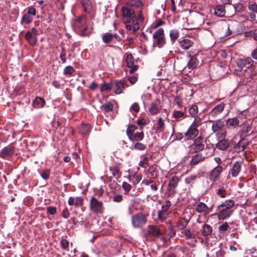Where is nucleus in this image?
I'll return each mask as SVG.
<instances>
[{"mask_svg": "<svg viewBox=\"0 0 257 257\" xmlns=\"http://www.w3.org/2000/svg\"><path fill=\"white\" fill-rule=\"evenodd\" d=\"M225 104L223 102L220 103L219 104L214 107L209 112V116L214 118L220 114L224 110Z\"/></svg>", "mask_w": 257, "mask_h": 257, "instance_id": "15", "label": "nucleus"}, {"mask_svg": "<svg viewBox=\"0 0 257 257\" xmlns=\"http://www.w3.org/2000/svg\"><path fill=\"white\" fill-rule=\"evenodd\" d=\"M144 138V134L143 132H141L134 134L132 136H131L128 139L132 142H139V141L143 140Z\"/></svg>", "mask_w": 257, "mask_h": 257, "instance_id": "28", "label": "nucleus"}, {"mask_svg": "<svg viewBox=\"0 0 257 257\" xmlns=\"http://www.w3.org/2000/svg\"><path fill=\"white\" fill-rule=\"evenodd\" d=\"M25 39L32 46H34L37 41V36H35L33 33L31 34L30 31L26 32L25 34Z\"/></svg>", "mask_w": 257, "mask_h": 257, "instance_id": "23", "label": "nucleus"}, {"mask_svg": "<svg viewBox=\"0 0 257 257\" xmlns=\"http://www.w3.org/2000/svg\"><path fill=\"white\" fill-rule=\"evenodd\" d=\"M198 111V108L196 105H192L189 108V112L191 116H194Z\"/></svg>", "mask_w": 257, "mask_h": 257, "instance_id": "43", "label": "nucleus"}, {"mask_svg": "<svg viewBox=\"0 0 257 257\" xmlns=\"http://www.w3.org/2000/svg\"><path fill=\"white\" fill-rule=\"evenodd\" d=\"M218 144L216 145V147L221 150H224L226 149L229 146V143L227 140L223 139H221Z\"/></svg>", "mask_w": 257, "mask_h": 257, "instance_id": "30", "label": "nucleus"}, {"mask_svg": "<svg viewBox=\"0 0 257 257\" xmlns=\"http://www.w3.org/2000/svg\"><path fill=\"white\" fill-rule=\"evenodd\" d=\"M33 21V18L29 15L25 14L22 17L21 23L25 24H29Z\"/></svg>", "mask_w": 257, "mask_h": 257, "instance_id": "42", "label": "nucleus"}, {"mask_svg": "<svg viewBox=\"0 0 257 257\" xmlns=\"http://www.w3.org/2000/svg\"><path fill=\"white\" fill-rule=\"evenodd\" d=\"M137 129V127L133 124L129 125L126 130V135L128 138L134 134V132Z\"/></svg>", "mask_w": 257, "mask_h": 257, "instance_id": "39", "label": "nucleus"}, {"mask_svg": "<svg viewBox=\"0 0 257 257\" xmlns=\"http://www.w3.org/2000/svg\"><path fill=\"white\" fill-rule=\"evenodd\" d=\"M195 209L199 213L206 214L209 213V208L208 206L203 202H200L195 205Z\"/></svg>", "mask_w": 257, "mask_h": 257, "instance_id": "18", "label": "nucleus"}, {"mask_svg": "<svg viewBox=\"0 0 257 257\" xmlns=\"http://www.w3.org/2000/svg\"><path fill=\"white\" fill-rule=\"evenodd\" d=\"M147 222L146 216L142 213H137L132 217V223L134 227H141Z\"/></svg>", "mask_w": 257, "mask_h": 257, "instance_id": "9", "label": "nucleus"}, {"mask_svg": "<svg viewBox=\"0 0 257 257\" xmlns=\"http://www.w3.org/2000/svg\"><path fill=\"white\" fill-rule=\"evenodd\" d=\"M204 159V157L201 154H197L195 155L190 162L191 166H194L197 164Z\"/></svg>", "mask_w": 257, "mask_h": 257, "instance_id": "29", "label": "nucleus"}, {"mask_svg": "<svg viewBox=\"0 0 257 257\" xmlns=\"http://www.w3.org/2000/svg\"><path fill=\"white\" fill-rule=\"evenodd\" d=\"M173 117L176 119L183 117L184 115V112L180 110H174L172 114Z\"/></svg>", "mask_w": 257, "mask_h": 257, "instance_id": "47", "label": "nucleus"}, {"mask_svg": "<svg viewBox=\"0 0 257 257\" xmlns=\"http://www.w3.org/2000/svg\"><path fill=\"white\" fill-rule=\"evenodd\" d=\"M132 178L134 179V181H133V183L135 185H136L138 184L141 181V180L142 179V177L141 175L135 174L133 176L130 177V181H131V180Z\"/></svg>", "mask_w": 257, "mask_h": 257, "instance_id": "44", "label": "nucleus"}, {"mask_svg": "<svg viewBox=\"0 0 257 257\" xmlns=\"http://www.w3.org/2000/svg\"><path fill=\"white\" fill-rule=\"evenodd\" d=\"M216 193L217 195L222 198L225 197L226 195H227V192L223 187H219L218 189H217L216 190Z\"/></svg>", "mask_w": 257, "mask_h": 257, "instance_id": "38", "label": "nucleus"}, {"mask_svg": "<svg viewBox=\"0 0 257 257\" xmlns=\"http://www.w3.org/2000/svg\"><path fill=\"white\" fill-rule=\"evenodd\" d=\"M224 13V8L222 6H218L214 9V14L218 17H223Z\"/></svg>", "mask_w": 257, "mask_h": 257, "instance_id": "35", "label": "nucleus"}, {"mask_svg": "<svg viewBox=\"0 0 257 257\" xmlns=\"http://www.w3.org/2000/svg\"><path fill=\"white\" fill-rule=\"evenodd\" d=\"M188 221L186 218H182L179 222V226L180 229L184 228L188 224Z\"/></svg>", "mask_w": 257, "mask_h": 257, "instance_id": "53", "label": "nucleus"}, {"mask_svg": "<svg viewBox=\"0 0 257 257\" xmlns=\"http://www.w3.org/2000/svg\"><path fill=\"white\" fill-rule=\"evenodd\" d=\"M90 126L89 124H82L79 127V133L83 135H86L90 132Z\"/></svg>", "mask_w": 257, "mask_h": 257, "instance_id": "31", "label": "nucleus"}, {"mask_svg": "<svg viewBox=\"0 0 257 257\" xmlns=\"http://www.w3.org/2000/svg\"><path fill=\"white\" fill-rule=\"evenodd\" d=\"M47 211L51 215H54L56 212V208L55 207H47Z\"/></svg>", "mask_w": 257, "mask_h": 257, "instance_id": "61", "label": "nucleus"}, {"mask_svg": "<svg viewBox=\"0 0 257 257\" xmlns=\"http://www.w3.org/2000/svg\"><path fill=\"white\" fill-rule=\"evenodd\" d=\"M125 61L127 64V66L130 68V72L133 73L138 69V66L135 65L134 59L131 53H127L125 54Z\"/></svg>", "mask_w": 257, "mask_h": 257, "instance_id": "11", "label": "nucleus"}, {"mask_svg": "<svg viewBox=\"0 0 257 257\" xmlns=\"http://www.w3.org/2000/svg\"><path fill=\"white\" fill-rule=\"evenodd\" d=\"M234 205V202L232 200H228L225 201L224 202L222 203L220 205L218 206L220 207L224 208L225 209H230L231 207H232Z\"/></svg>", "mask_w": 257, "mask_h": 257, "instance_id": "32", "label": "nucleus"}, {"mask_svg": "<svg viewBox=\"0 0 257 257\" xmlns=\"http://www.w3.org/2000/svg\"><path fill=\"white\" fill-rule=\"evenodd\" d=\"M70 213L67 208H65L62 212V216L65 219H67L69 217Z\"/></svg>", "mask_w": 257, "mask_h": 257, "instance_id": "62", "label": "nucleus"}, {"mask_svg": "<svg viewBox=\"0 0 257 257\" xmlns=\"http://www.w3.org/2000/svg\"><path fill=\"white\" fill-rule=\"evenodd\" d=\"M74 71V69L71 66L66 67L64 70V73L65 74H72Z\"/></svg>", "mask_w": 257, "mask_h": 257, "instance_id": "56", "label": "nucleus"}, {"mask_svg": "<svg viewBox=\"0 0 257 257\" xmlns=\"http://www.w3.org/2000/svg\"><path fill=\"white\" fill-rule=\"evenodd\" d=\"M219 212L217 214L218 219L219 220H224L229 217L232 214V211L230 209H225L224 208L217 207Z\"/></svg>", "mask_w": 257, "mask_h": 257, "instance_id": "16", "label": "nucleus"}, {"mask_svg": "<svg viewBox=\"0 0 257 257\" xmlns=\"http://www.w3.org/2000/svg\"><path fill=\"white\" fill-rule=\"evenodd\" d=\"M50 174V171L49 169H45L42 170L41 173V176L45 180L49 179Z\"/></svg>", "mask_w": 257, "mask_h": 257, "instance_id": "50", "label": "nucleus"}, {"mask_svg": "<svg viewBox=\"0 0 257 257\" xmlns=\"http://www.w3.org/2000/svg\"><path fill=\"white\" fill-rule=\"evenodd\" d=\"M122 187L126 193H128L132 188V186L130 185V184L126 182H123Z\"/></svg>", "mask_w": 257, "mask_h": 257, "instance_id": "54", "label": "nucleus"}, {"mask_svg": "<svg viewBox=\"0 0 257 257\" xmlns=\"http://www.w3.org/2000/svg\"><path fill=\"white\" fill-rule=\"evenodd\" d=\"M175 103L179 106L181 107L182 104V99L179 96H177L174 99Z\"/></svg>", "mask_w": 257, "mask_h": 257, "instance_id": "60", "label": "nucleus"}, {"mask_svg": "<svg viewBox=\"0 0 257 257\" xmlns=\"http://www.w3.org/2000/svg\"><path fill=\"white\" fill-rule=\"evenodd\" d=\"M212 122V130L218 139H223L226 137V131L224 127V121L220 119L211 121Z\"/></svg>", "mask_w": 257, "mask_h": 257, "instance_id": "2", "label": "nucleus"}, {"mask_svg": "<svg viewBox=\"0 0 257 257\" xmlns=\"http://www.w3.org/2000/svg\"><path fill=\"white\" fill-rule=\"evenodd\" d=\"M60 242L62 247L64 249L67 250L69 246V241L65 239H62Z\"/></svg>", "mask_w": 257, "mask_h": 257, "instance_id": "57", "label": "nucleus"}, {"mask_svg": "<svg viewBox=\"0 0 257 257\" xmlns=\"http://www.w3.org/2000/svg\"><path fill=\"white\" fill-rule=\"evenodd\" d=\"M148 123L149 121L145 118L138 119L137 120V123L139 125L141 128H142L144 126L148 124Z\"/></svg>", "mask_w": 257, "mask_h": 257, "instance_id": "49", "label": "nucleus"}, {"mask_svg": "<svg viewBox=\"0 0 257 257\" xmlns=\"http://www.w3.org/2000/svg\"><path fill=\"white\" fill-rule=\"evenodd\" d=\"M129 20L125 22L126 29L128 31H132V24H134V18H128Z\"/></svg>", "mask_w": 257, "mask_h": 257, "instance_id": "51", "label": "nucleus"}, {"mask_svg": "<svg viewBox=\"0 0 257 257\" xmlns=\"http://www.w3.org/2000/svg\"><path fill=\"white\" fill-rule=\"evenodd\" d=\"M160 110L161 106H160V102L159 100H156L152 102L148 108L149 113L152 115H155L159 113Z\"/></svg>", "mask_w": 257, "mask_h": 257, "instance_id": "14", "label": "nucleus"}, {"mask_svg": "<svg viewBox=\"0 0 257 257\" xmlns=\"http://www.w3.org/2000/svg\"><path fill=\"white\" fill-rule=\"evenodd\" d=\"M14 153V147L9 145L2 149L0 152V157L3 158H7L12 155Z\"/></svg>", "mask_w": 257, "mask_h": 257, "instance_id": "19", "label": "nucleus"}, {"mask_svg": "<svg viewBox=\"0 0 257 257\" xmlns=\"http://www.w3.org/2000/svg\"><path fill=\"white\" fill-rule=\"evenodd\" d=\"M81 3L85 13H90L92 12V6L90 0H81Z\"/></svg>", "mask_w": 257, "mask_h": 257, "instance_id": "24", "label": "nucleus"}, {"mask_svg": "<svg viewBox=\"0 0 257 257\" xmlns=\"http://www.w3.org/2000/svg\"><path fill=\"white\" fill-rule=\"evenodd\" d=\"M253 64V61L250 58H240L236 60V65L237 68L234 70V73L237 75H240L243 73V69H248L251 67Z\"/></svg>", "mask_w": 257, "mask_h": 257, "instance_id": "4", "label": "nucleus"}, {"mask_svg": "<svg viewBox=\"0 0 257 257\" xmlns=\"http://www.w3.org/2000/svg\"><path fill=\"white\" fill-rule=\"evenodd\" d=\"M162 234L160 229L156 225H149L148 226L147 234L146 236L151 239L159 237Z\"/></svg>", "mask_w": 257, "mask_h": 257, "instance_id": "10", "label": "nucleus"}, {"mask_svg": "<svg viewBox=\"0 0 257 257\" xmlns=\"http://www.w3.org/2000/svg\"><path fill=\"white\" fill-rule=\"evenodd\" d=\"M114 86L116 88L114 90V93L116 94H120L122 92L123 89L127 86L124 80H119L116 81Z\"/></svg>", "mask_w": 257, "mask_h": 257, "instance_id": "20", "label": "nucleus"}, {"mask_svg": "<svg viewBox=\"0 0 257 257\" xmlns=\"http://www.w3.org/2000/svg\"><path fill=\"white\" fill-rule=\"evenodd\" d=\"M247 8L248 10L250 11L255 12L257 13V5L255 4H249L248 5Z\"/></svg>", "mask_w": 257, "mask_h": 257, "instance_id": "58", "label": "nucleus"}, {"mask_svg": "<svg viewBox=\"0 0 257 257\" xmlns=\"http://www.w3.org/2000/svg\"><path fill=\"white\" fill-rule=\"evenodd\" d=\"M102 40L103 42L105 43H108L111 42L112 39V34L109 33H106L104 34L102 36Z\"/></svg>", "mask_w": 257, "mask_h": 257, "instance_id": "41", "label": "nucleus"}, {"mask_svg": "<svg viewBox=\"0 0 257 257\" xmlns=\"http://www.w3.org/2000/svg\"><path fill=\"white\" fill-rule=\"evenodd\" d=\"M171 206V202L168 200H166L162 205L161 209L158 211V220L161 222H163L169 217L171 213V211L169 209Z\"/></svg>", "mask_w": 257, "mask_h": 257, "instance_id": "6", "label": "nucleus"}, {"mask_svg": "<svg viewBox=\"0 0 257 257\" xmlns=\"http://www.w3.org/2000/svg\"><path fill=\"white\" fill-rule=\"evenodd\" d=\"M130 109L131 110H134L136 112H138L140 110V106L138 104V103L135 102L131 106Z\"/></svg>", "mask_w": 257, "mask_h": 257, "instance_id": "59", "label": "nucleus"}, {"mask_svg": "<svg viewBox=\"0 0 257 257\" xmlns=\"http://www.w3.org/2000/svg\"><path fill=\"white\" fill-rule=\"evenodd\" d=\"M199 118L195 117L194 122L190 125L187 131L184 134V136L187 138V140L193 139L197 137L198 135L199 131L197 128L200 123Z\"/></svg>", "mask_w": 257, "mask_h": 257, "instance_id": "7", "label": "nucleus"}, {"mask_svg": "<svg viewBox=\"0 0 257 257\" xmlns=\"http://www.w3.org/2000/svg\"><path fill=\"white\" fill-rule=\"evenodd\" d=\"M193 42L189 39H184L179 41L180 46L184 50H187L193 45Z\"/></svg>", "mask_w": 257, "mask_h": 257, "instance_id": "25", "label": "nucleus"}, {"mask_svg": "<svg viewBox=\"0 0 257 257\" xmlns=\"http://www.w3.org/2000/svg\"><path fill=\"white\" fill-rule=\"evenodd\" d=\"M184 235L186 238L191 239L195 237V234L194 231H192L190 229H186L184 231Z\"/></svg>", "mask_w": 257, "mask_h": 257, "instance_id": "48", "label": "nucleus"}, {"mask_svg": "<svg viewBox=\"0 0 257 257\" xmlns=\"http://www.w3.org/2000/svg\"><path fill=\"white\" fill-rule=\"evenodd\" d=\"M86 19L84 17H79L73 23V29L75 32L81 36H85L90 33V31L85 26Z\"/></svg>", "mask_w": 257, "mask_h": 257, "instance_id": "3", "label": "nucleus"}, {"mask_svg": "<svg viewBox=\"0 0 257 257\" xmlns=\"http://www.w3.org/2000/svg\"><path fill=\"white\" fill-rule=\"evenodd\" d=\"M157 129L158 132H162L165 130V123L161 117L158 118Z\"/></svg>", "mask_w": 257, "mask_h": 257, "instance_id": "36", "label": "nucleus"}, {"mask_svg": "<svg viewBox=\"0 0 257 257\" xmlns=\"http://www.w3.org/2000/svg\"><path fill=\"white\" fill-rule=\"evenodd\" d=\"M203 143V138L201 137H199L194 140L193 144L190 146V147L194 150V152L202 151L204 147Z\"/></svg>", "mask_w": 257, "mask_h": 257, "instance_id": "13", "label": "nucleus"}, {"mask_svg": "<svg viewBox=\"0 0 257 257\" xmlns=\"http://www.w3.org/2000/svg\"><path fill=\"white\" fill-rule=\"evenodd\" d=\"M113 87V85L111 83L104 82L100 84V91H110Z\"/></svg>", "mask_w": 257, "mask_h": 257, "instance_id": "33", "label": "nucleus"}, {"mask_svg": "<svg viewBox=\"0 0 257 257\" xmlns=\"http://www.w3.org/2000/svg\"><path fill=\"white\" fill-rule=\"evenodd\" d=\"M109 171L113 176H119V168L117 165H114L110 167Z\"/></svg>", "mask_w": 257, "mask_h": 257, "instance_id": "37", "label": "nucleus"}, {"mask_svg": "<svg viewBox=\"0 0 257 257\" xmlns=\"http://www.w3.org/2000/svg\"><path fill=\"white\" fill-rule=\"evenodd\" d=\"M240 121L237 117L229 118L226 120V126L227 127L235 128L239 126Z\"/></svg>", "mask_w": 257, "mask_h": 257, "instance_id": "21", "label": "nucleus"}, {"mask_svg": "<svg viewBox=\"0 0 257 257\" xmlns=\"http://www.w3.org/2000/svg\"><path fill=\"white\" fill-rule=\"evenodd\" d=\"M229 226L227 222H225L223 223L222 224L219 226L218 229L220 231L224 232L226 231L229 228Z\"/></svg>", "mask_w": 257, "mask_h": 257, "instance_id": "55", "label": "nucleus"}, {"mask_svg": "<svg viewBox=\"0 0 257 257\" xmlns=\"http://www.w3.org/2000/svg\"><path fill=\"white\" fill-rule=\"evenodd\" d=\"M45 104V100L40 97H36L33 100L32 105L37 108L43 107Z\"/></svg>", "mask_w": 257, "mask_h": 257, "instance_id": "26", "label": "nucleus"}, {"mask_svg": "<svg viewBox=\"0 0 257 257\" xmlns=\"http://www.w3.org/2000/svg\"><path fill=\"white\" fill-rule=\"evenodd\" d=\"M200 231L203 236L206 237L211 233L212 231V228L210 225L208 224H205L203 225L202 228L200 229Z\"/></svg>", "mask_w": 257, "mask_h": 257, "instance_id": "27", "label": "nucleus"}, {"mask_svg": "<svg viewBox=\"0 0 257 257\" xmlns=\"http://www.w3.org/2000/svg\"><path fill=\"white\" fill-rule=\"evenodd\" d=\"M223 170L222 167L220 165H218L215 167L211 172L209 175V179L212 181L216 180L219 177L220 174Z\"/></svg>", "mask_w": 257, "mask_h": 257, "instance_id": "17", "label": "nucleus"}, {"mask_svg": "<svg viewBox=\"0 0 257 257\" xmlns=\"http://www.w3.org/2000/svg\"><path fill=\"white\" fill-rule=\"evenodd\" d=\"M83 204V198L81 197H77L75 198V206L76 207H79L82 206Z\"/></svg>", "mask_w": 257, "mask_h": 257, "instance_id": "52", "label": "nucleus"}, {"mask_svg": "<svg viewBox=\"0 0 257 257\" xmlns=\"http://www.w3.org/2000/svg\"><path fill=\"white\" fill-rule=\"evenodd\" d=\"M241 169V163L239 162H235L231 169L230 172L233 177H236L239 174Z\"/></svg>", "mask_w": 257, "mask_h": 257, "instance_id": "22", "label": "nucleus"}, {"mask_svg": "<svg viewBox=\"0 0 257 257\" xmlns=\"http://www.w3.org/2000/svg\"><path fill=\"white\" fill-rule=\"evenodd\" d=\"M104 111L105 112H110L112 111L113 109V105L110 102H107L105 103L103 106Z\"/></svg>", "mask_w": 257, "mask_h": 257, "instance_id": "46", "label": "nucleus"}, {"mask_svg": "<svg viewBox=\"0 0 257 257\" xmlns=\"http://www.w3.org/2000/svg\"><path fill=\"white\" fill-rule=\"evenodd\" d=\"M179 181V178L176 176H174L171 177L169 180L168 186L167 187V190L169 195L173 194L175 193V189L177 186Z\"/></svg>", "mask_w": 257, "mask_h": 257, "instance_id": "12", "label": "nucleus"}, {"mask_svg": "<svg viewBox=\"0 0 257 257\" xmlns=\"http://www.w3.org/2000/svg\"><path fill=\"white\" fill-rule=\"evenodd\" d=\"M153 45L159 48H162L166 43L164 31L163 28L156 30L153 34Z\"/></svg>", "mask_w": 257, "mask_h": 257, "instance_id": "5", "label": "nucleus"}, {"mask_svg": "<svg viewBox=\"0 0 257 257\" xmlns=\"http://www.w3.org/2000/svg\"><path fill=\"white\" fill-rule=\"evenodd\" d=\"M198 62L196 57H191L188 63V67L190 69H193L198 65Z\"/></svg>", "mask_w": 257, "mask_h": 257, "instance_id": "34", "label": "nucleus"}, {"mask_svg": "<svg viewBox=\"0 0 257 257\" xmlns=\"http://www.w3.org/2000/svg\"><path fill=\"white\" fill-rule=\"evenodd\" d=\"M90 209L95 213H102L103 210V204L102 201L92 196L90 200Z\"/></svg>", "mask_w": 257, "mask_h": 257, "instance_id": "8", "label": "nucleus"}, {"mask_svg": "<svg viewBox=\"0 0 257 257\" xmlns=\"http://www.w3.org/2000/svg\"><path fill=\"white\" fill-rule=\"evenodd\" d=\"M146 148V146L140 142H137L134 146V149L138 151H144Z\"/></svg>", "mask_w": 257, "mask_h": 257, "instance_id": "45", "label": "nucleus"}, {"mask_svg": "<svg viewBox=\"0 0 257 257\" xmlns=\"http://www.w3.org/2000/svg\"><path fill=\"white\" fill-rule=\"evenodd\" d=\"M36 14V11L35 8L31 7L28 8V15L35 16Z\"/></svg>", "mask_w": 257, "mask_h": 257, "instance_id": "63", "label": "nucleus"}, {"mask_svg": "<svg viewBox=\"0 0 257 257\" xmlns=\"http://www.w3.org/2000/svg\"><path fill=\"white\" fill-rule=\"evenodd\" d=\"M139 25L138 23H134L132 24V33L135 34L139 29Z\"/></svg>", "mask_w": 257, "mask_h": 257, "instance_id": "64", "label": "nucleus"}, {"mask_svg": "<svg viewBox=\"0 0 257 257\" xmlns=\"http://www.w3.org/2000/svg\"><path fill=\"white\" fill-rule=\"evenodd\" d=\"M169 36L171 40L174 42L179 37V33L176 30H171L170 31Z\"/></svg>", "mask_w": 257, "mask_h": 257, "instance_id": "40", "label": "nucleus"}, {"mask_svg": "<svg viewBox=\"0 0 257 257\" xmlns=\"http://www.w3.org/2000/svg\"><path fill=\"white\" fill-rule=\"evenodd\" d=\"M144 7L142 0H127L125 6L122 8V16L124 18H134L135 10H138L139 17L140 20H143L142 9Z\"/></svg>", "mask_w": 257, "mask_h": 257, "instance_id": "1", "label": "nucleus"}]
</instances>
